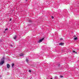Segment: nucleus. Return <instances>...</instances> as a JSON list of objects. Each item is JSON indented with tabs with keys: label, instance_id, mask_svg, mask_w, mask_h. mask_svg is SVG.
<instances>
[{
	"label": "nucleus",
	"instance_id": "13",
	"mask_svg": "<svg viewBox=\"0 0 79 79\" xmlns=\"http://www.w3.org/2000/svg\"><path fill=\"white\" fill-rule=\"evenodd\" d=\"M73 53H75V52H76L74 51H73Z\"/></svg>",
	"mask_w": 79,
	"mask_h": 79
},
{
	"label": "nucleus",
	"instance_id": "18",
	"mask_svg": "<svg viewBox=\"0 0 79 79\" xmlns=\"http://www.w3.org/2000/svg\"><path fill=\"white\" fill-rule=\"evenodd\" d=\"M7 30H8V29H7V28H6V29H5V31H6Z\"/></svg>",
	"mask_w": 79,
	"mask_h": 79
},
{
	"label": "nucleus",
	"instance_id": "11",
	"mask_svg": "<svg viewBox=\"0 0 79 79\" xmlns=\"http://www.w3.org/2000/svg\"><path fill=\"white\" fill-rule=\"evenodd\" d=\"M60 77L61 78H62V77H63V76H60Z\"/></svg>",
	"mask_w": 79,
	"mask_h": 79
},
{
	"label": "nucleus",
	"instance_id": "15",
	"mask_svg": "<svg viewBox=\"0 0 79 79\" xmlns=\"http://www.w3.org/2000/svg\"><path fill=\"white\" fill-rule=\"evenodd\" d=\"M31 70H29V73H31Z\"/></svg>",
	"mask_w": 79,
	"mask_h": 79
},
{
	"label": "nucleus",
	"instance_id": "1",
	"mask_svg": "<svg viewBox=\"0 0 79 79\" xmlns=\"http://www.w3.org/2000/svg\"><path fill=\"white\" fill-rule=\"evenodd\" d=\"M5 58L3 57L2 58L1 60V62L0 63V65H2L3 63H5Z\"/></svg>",
	"mask_w": 79,
	"mask_h": 79
},
{
	"label": "nucleus",
	"instance_id": "2",
	"mask_svg": "<svg viewBox=\"0 0 79 79\" xmlns=\"http://www.w3.org/2000/svg\"><path fill=\"white\" fill-rule=\"evenodd\" d=\"M44 38H43L42 39L38 41V43H40V42H42V41L44 40Z\"/></svg>",
	"mask_w": 79,
	"mask_h": 79
},
{
	"label": "nucleus",
	"instance_id": "19",
	"mask_svg": "<svg viewBox=\"0 0 79 79\" xmlns=\"http://www.w3.org/2000/svg\"><path fill=\"white\" fill-rule=\"evenodd\" d=\"M60 40H63V39L61 38V39H60Z\"/></svg>",
	"mask_w": 79,
	"mask_h": 79
},
{
	"label": "nucleus",
	"instance_id": "9",
	"mask_svg": "<svg viewBox=\"0 0 79 79\" xmlns=\"http://www.w3.org/2000/svg\"><path fill=\"white\" fill-rule=\"evenodd\" d=\"M14 65H15V64H12V67H13L14 66Z\"/></svg>",
	"mask_w": 79,
	"mask_h": 79
},
{
	"label": "nucleus",
	"instance_id": "12",
	"mask_svg": "<svg viewBox=\"0 0 79 79\" xmlns=\"http://www.w3.org/2000/svg\"><path fill=\"white\" fill-rule=\"evenodd\" d=\"M26 61L27 62H28V59H26Z\"/></svg>",
	"mask_w": 79,
	"mask_h": 79
},
{
	"label": "nucleus",
	"instance_id": "8",
	"mask_svg": "<svg viewBox=\"0 0 79 79\" xmlns=\"http://www.w3.org/2000/svg\"><path fill=\"white\" fill-rule=\"evenodd\" d=\"M74 40H77V37L75 38H74Z\"/></svg>",
	"mask_w": 79,
	"mask_h": 79
},
{
	"label": "nucleus",
	"instance_id": "4",
	"mask_svg": "<svg viewBox=\"0 0 79 79\" xmlns=\"http://www.w3.org/2000/svg\"><path fill=\"white\" fill-rule=\"evenodd\" d=\"M24 54L21 53L19 54L20 56H23V57H24Z\"/></svg>",
	"mask_w": 79,
	"mask_h": 79
},
{
	"label": "nucleus",
	"instance_id": "20",
	"mask_svg": "<svg viewBox=\"0 0 79 79\" xmlns=\"http://www.w3.org/2000/svg\"><path fill=\"white\" fill-rule=\"evenodd\" d=\"M10 46H11V47H13V45H10Z\"/></svg>",
	"mask_w": 79,
	"mask_h": 79
},
{
	"label": "nucleus",
	"instance_id": "5",
	"mask_svg": "<svg viewBox=\"0 0 79 79\" xmlns=\"http://www.w3.org/2000/svg\"><path fill=\"white\" fill-rule=\"evenodd\" d=\"M7 68H10V66L9 64H7Z\"/></svg>",
	"mask_w": 79,
	"mask_h": 79
},
{
	"label": "nucleus",
	"instance_id": "22",
	"mask_svg": "<svg viewBox=\"0 0 79 79\" xmlns=\"http://www.w3.org/2000/svg\"><path fill=\"white\" fill-rule=\"evenodd\" d=\"M75 53H77V52H75Z\"/></svg>",
	"mask_w": 79,
	"mask_h": 79
},
{
	"label": "nucleus",
	"instance_id": "3",
	"mask_svg": "<svg viewBox=\"0 0 79 79\" xmlns=\"http://www.w3.org/2000/svg\"><path fill=\"white\" fill-rule=\"evenodd\" d=\"M64 44L63 43H59V45H61V46H63V45H64Z\"/></svg>",
	"mask_w": 79,
	"mask_h": 79
},
{
	"label": "nucleus",
	"instance_id": "17",
	"mask_svg": "<svg viewBox=\"0 0 79 79\" xmlns=\"http://www.w3.org/2000/svg\"><path fill=\"white\" fill-rule=\"evenodd\" d=\"M52 19H53V18H54V17L53 16H52Z\"/></svg>",
	"mask_w": 79,
	"mask_h": 79
},
{
	"label": "nucleus",
	"instance_id": "10",
	"mask_svg": "<svg viewBox=\"0 0 79 79\" xmlns=\"http://www.w3.org/2000/svg\"><path fill=\"white\" fill-rule=\"evenodd\" d=\"M28 21L30 23H32V21H31V20H30Z\"/></svg>",
	"mask_w": 79,
	"mask_h": 79
},
{
	"label": "nucleus",
	"instance_id": "21",
	"mask_svg": "<svg viewBox=\"0 0 79 79\" xmlns=\"http://www.w3.org/2000/svg\"><path fill=\"white\" fill-rule=\"evenodd\" d=\"M56 77V78H57V77L56 76V77Z\"/></svg>",
	"mask_w": 79,
	"mask_h": 79
},
{
	"label": "nucleus",
	"instance_id": "14",
	"mask_svg": "<svg viewBox=\"0 0 79 79\" xmlns=\"http://www.w3.org/2000/svg\"><path fill=\"white\" fill-rule=\"evenodd\" d=\"M2 42V40H0V43H1Z\"/></svg>",
	"mask_w": 79,
	"mask_h": 79
},
{
	"label": "nucleus",
	"instance_id": "7",
	"mask_svg": "<svg viewBox=\"0 0 79 79\" xmlns=\"http://www.w3.org/2000/svg\"><path fill=\"white\" fill-rule=\"evenodd\" d=\"M17 37L16 36V35H15V36L14 37V39L15 40L16 39Z\"/></svg>",
	"mask_w": 79,
	"mask_h": 79
},
{
	"label": "nucleus",
	"instance_id": "6",
	"mask_svg": "<svg viewBox=\"0 0 79 79\" xmlns=\"http://www.w3.org/2000/svg\"><path fill=\"white\" fill-rule=\"evenodd\" d=\"M57 66L58 67H60V64H57Z\"/></svg>",
	"mask_w": 79,
	"mask_h": 79
},
{
	"label": "nucleus",
	"instance_id": "16",
	"mask_svg": "<svg viewBox=\"0 0 79 79\" xmlns=\"http://www.w3.org/2000/svg\"><path fill=\"white\" fill-rule=\"evenodd\" d=\"M11 19H12L10 18V21H11Z\"/></svg>",
	"mask_w": 79,
	"mask_h": 79
}]
</instances>
